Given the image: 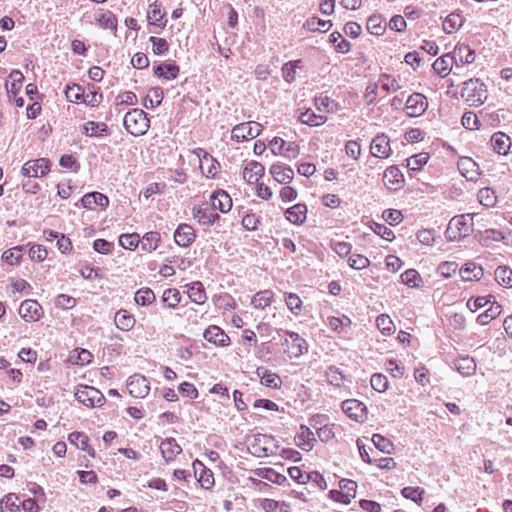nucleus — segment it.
<instances>
[{
	"mask_svg": "<svg viewBox=\"0 0 512 512\" xmlns=\"http://www.w3.org/2000/svg\"><path fill=\"white\" fill-rule=\"evenodd\" d=\"M123 125L129 134L137 137L147 133L150 128V120L145 111L134 108L125 114Z\"/></svg>",
	"mask_w": 512,
	"mask_h": 512,
	"instance_id": "obj_1",
	"label": "nucleus"
},
{
	"mask_svg": "<svg viewBox=\"0 0 512 512\" xmlns=\"http://www.w3.org/2000/svg\"><path fill=\"white\" fill-rule=\"evenodd\" d=\"M473 216L462 214L454 216L447 226L445 236L449 241H459L472 232Z\"/></svg>",
	"mask_w": 512,
	"mask_h": 512,
	"instance_id": "obj_2",
	"label": "nucleus"
},
{
	"mask_svg": "<svg viewBox=\"0 0 512 512\" xmlns=\"http://www.w3.org/2000/svg\"><path fill=\"white\" fill-rule=\"evenodd\" d=\"M461 97L471 106H479L487 99V90L479 79H469L463 83Z\"/></svg>",
	"mask_w": 512,
	"mask_h": 512,
	"instance_id": "obj_3",
	"label": "nucleus"
},
{
	"mask_svg": "<svg viewBox=\"0 0 512 512\" xmlns=\"http://www.w3.org/2000/svg\"><path fill=\"white\" fill-rule=\"evenodd\" d=\"M75 398L88 408L101 407L106 401L100 390L88 385L77 386Z\"/></svg>",
	"mask_w": 512,
	"mask_h": 512,
	"instance_id": "obj_4",
	"label": "nucleus"
},
{
	"mask_svg": "<svg viewBox=\"0 0 512 512\" xmlns=\"http://www.w3.org/2000/svg\"><path fill=\"white\" fill-rule=\"evenodd\" d=\"M274 438L266 434H255L249 440V452L258 458L268 457L273 453Z\"/></svg>",
	"mask_w": 512,
	"mask_h": 512,
	"instance_id": "obj_5",
	"label": "nucleus"
},
{
	"mask_svg": "<svg viewBox=\"0 0 512 512\" xmlns=\"http://www.w3.org/2000/svg\"><path fill=\"white\" fill-rule=\"evenodd\" d=\"M284 334L287 338H285L283 344H286L288 347V356L290 359L299 358L308 351L307 341L298 333L285 331Z\"/></svg>",
	"mask_w": 512,
	"mask_h": 512,
	"instance_id": "obj_6",
	"label": "nucleus"
},
{
	"mask_svg": "<svg viewBox=\"0 0 512 512\" xmlns=\"http://www.w3.org/2000/svg\"><path fill=\"white\" fill-rule=\"evenodd\" d=\"M260 127L261 125L254 121L238 124L232 129L231 139L238 143L254 139L260 134Z\"/></svg>",
	"mask_w": 512,
	"mask_h": 512,
	"instance_id": "obj_7",
	"label": "nucleus"
},
{
	"mask_svg": "<svg viewBox=\"0 0 512 512\" xmlns=\"http://www.w3.org/2000/svg\"><path fill=\"white\" fill-rule=\"evenodd\" d=\"M50 171V161L47 158H38L25 162L21 174L28 178L44 177Z\"/></svg>",
	"mask_w": 512,
	"mask_h": 512,
	"instance_id": "obj_8",
	"label": "nucleus"
},
{
	"mask_svg": "<svg viewBox=\"0 0 512 512\" xmlns=\"http://www.w3.org/2000/svg\"><path fill=\"white\" fill-rule=\"evenodd\" d=\"M340 490H331L330 497L331 499L343 503L350 504L351 500L356 495L357 484L353 480L342 479L339 482Z\"/></svg>",
	"mask_w": 512,
	"mask_h": 512,
	"instance_id": "obj_9",
	"label": "nucleus"
},
{
	"mask_svg": "<svg viewBox=\"0 0 512 512\" xmlns=\"http://www.w3.org/2000/svg\"><path fill=\"white\" fill-rule=\"evenodd\" d=\"M342 411L352 420L363 423L367 419L366 405L357 399H347L341 404Z\"/></svg>",
	"mask_w": 512,
	"mask_h": 512,
	"instance_id": "obj_10",
	"label": "nucleus"
},
{
	"mask_svg": "<svg viewBox=\"0 0 512 512\" xmlns=\"http://www.w3.org/2000/svg\"><path fill=\"white\" fill-rule=\"evenodd\" d=\"M192 216L198 222V224L206 227L212 226L220 216L214 211V208L208 203H202L201 205H195L192 208Z\"/></svg>",
	"mask_w": 512,
	"mask_h": 512,
	"instance_id": "obj_11",
	"label": "nucleus"
},
{
	"mask_svg": "<svg viewBox=\"0 0 512 512\" xmlns=\"http://www.w3.org/2000/svg\"><path fill=\"white\" fill-rule=\"evenodd\" d=\"M129 394L135 398H144L150 391L149 382L145 376L134 374L127 380Z\"/></svg>",
	"mask_w": 512,
	"mask_h": 512,
	"instance_id": "obj_12",
	"label": "nucleus"
},
{
	"mask_svg": "<svg viewBox=\"0 0 512 512\" xmlns=\"http://www.w3.org/2000/svg\"><path fill=\"white\" fill-rule=\"evenodd\" d=\"M427 107V98L421 93H413L406 101L405 112L409 117H419L424 114Z\"/></svg>",
	"mask_w": 512,
	"mask_h": 512,
	"instance_id": "obj_13",
	"label": "nucleus"
},
{
	"mask_svg": "<svg viewBox=\"0 0 512 512\" xmlns=\"http://www.w3.org/2000/svg\"><path fill=\"white\" fill-rule=\"evenodd\" d=\"M19 315L26 322H36L42 317L43 310L36 300L26 299L19 307Z\"/></svg>",
	"mask_w": 512,
	"mask_h": 512,
	"instance_id": "obj_14",
	"label": "nucleus"
},
{
	"mask_svg": "<svg viewBox=\"0 0 512 512\" xmlns=\"http://www.w3.org/2000/svg\"><path fill=\"white\" fill-rule=\"evenodd\" d=\"M383 182L387 189L398 191L404 186V175L397 166L392 165L384 171Z\"/></svg>",
	"mask_w": 512,
	"mask_h": 512,
	"instance_id": "obj_15",
	"label": "nucleus"
},
{
	"mask_svg": "<svg viewBox=\"0 0 512 512\" xmlns=\"http://www.w3.org/2000/svg\"><path fill=\"white\" fill-rule=\"evenodd\" d=\"M370 151L376 158L386 159L391 153L390 140L385 134L376 135L371 142Z\"/></svg>",
	"mask_w": 512,
	"mask_h": 512,
	"instance_id": "obj_16",
	"label": "nucleus"
},
{
	"mask_svg": "<svg viewBox=\"0 0 512 512\" xmlns=\"http://www.w3.org/2000/svg\"><path fill=\"white\" fill-rule=\"evenodd\" d=\"M196 238L195 230L190 224H180L174 232V241L180 247H189Z\"/></svg>",
	"mask_w": 512,
	"mask_h": 512,
	"instance_id": "obj_17",
	"label": "nucleus"
},
{
	"mask_svg": "<svg viewBox=\"0 0 512 512\" xmlns=\"http://www.w3.org/2000/svg\"><path fill=\"white\" fill-rule=\"evenodd\" d=\"M200 159V169L207 178H215L219 168V162L206 151L199 149L197 153Z\"/></svg>",
	"mask_w": 512,
	"mask_h": 512,
	"instance_id": "obj_18",
	"label": "nucleus"
},
{
	"mask_svg": "<svg viewBox=\"0 0 512 512\" xmlns=\"http://www.w3.org/2000/svg\"><path fill=\"white\" fill-rule=\"evenodd\" d=\"M328 326L332 331L339 334L342 337L350 338L351 337V327L352 321L346 316L342 315L340 317H329L328 318Z\"/></svg>",
	"mask_w": 512,
	"mask_h": 512,
	"instance_id": "obj_19",
	"label": "nucleus"
},
{
	"mask_svg": "<svg viewBox=\"0 0 512 512\" xmlns=\"http://www.w3.org/2000/svg\"><path fill=\"white\" fill-rule=\"evenodd\" d=\"M203 337L206 341L220 347L228 346L230 343L229 336L224 332V330L216 325L208 326L203 333Z\"/></svg>",
	"mask_w": 512,
	"mask_h": 512,
	"instance_id": "obj_20",
	"label": "nucleus"
},
{
	"mask_svg": "<svg viewBox=\"0 0 512 512\" xmlns=\"http://www.w3.org/2000/svg\"><path fill=\"white\" fill-rule=\"evenodd\" d=\"M451 54L452 61L457 67L464 64H471L475 60V52L467 44L456 45Z\"/></svg>",
	"mask_w": 512,
	"mask_h": 512,
	"instance_id": "obj_21",
	"label": "nucleus"
},
{
	"mask_svg": "<svg viewBox=\"0 0 512 512\" xmlns=\"http://www.w3.org/2000/svg\"><path fill=\"white\" fill-rule=\"evenodd\" d=\"M194 475L201 487L204 489H210L214 485L213 473L210 469L204 466V464L196 459L193 464Z\"/></svg>",
	"mask_w": 512,
	"mask_h": 512,
	"instance_id": "obj_22",
	"label": "nucleus"
},
{
	"mask_svg": "<svg viewBox=\"0 0 512 512\" xmlns=\"http://www.w3.org/2000/svg\"><path fill=\"white\" fill-rule=\"evenodd\" d=\"M81 204L89 210H93L96 207L105 210L109 206V198L100 192H90L81 198Z\"/></svg>",
	"mask_w": 512,
	"mask_h": 512,
	"instance_id": "obj_23",
	"label": "nucleus"
},
{
	"mask_svg": "<svg viewBox=\"0 0 512 512\" xmlns=\"http://www.w3.org/2000/svg\"><path fill=\"white\" fill-rule=\"evenodd\" d=\"M210 201L211 204L209 205L211 208H214V211L219 210L222 213H227L232 208V199L230 195L222 189L214 191L210 196Z\"/></svg>",
	"mask_w": 512,
	"mask_h": 512,
	"instance_id": "obj_24",
	"label": "nucleus"
},
{
	"mask_svg": "<svg viewBox=\"0 0 512 512\" xmlns=\"http://www.w3.org/2000/svg\"><path fill=\"white\" fill-rule=\"evenodd\" d=\"M270 174L274 180L281 184H288L293 180V169L283 163H275L269 169Z\"/></svg>",
	"mask_w": 512,
	"mask_h": 512,
	"instance_id": "obj_25",
	"label": "nucleus"
},
{
	"mask_svg": "<svg viewBox=\"0 0 512 512\" xmlns=\"http://www.w3.org/2000/svg\"><path fill=\"white\" fill-rule=\"evenodd\" d=\"M160 451L165 461L171 462L177 455L182 453V447L177 443L175 438L169 437L161 442Z\"/></svg>",
	"mask_w": 512,
	"mask_h": 512,
	"instance_id": "obj_26",
	"label": "nucleus"
},
{
	"mask_svg": "<svg viewBox=\"0 0 512 512\" xmlns=\"http://www.w3.org/2000/svg\"><path fill=\"white\" fill-rule=\"evenodd\" d=\"M286 219L294 225H302L306 221L307 206L302 203H297L285 211Z\"/></svg>",
	"mask_w": 512,
	"mask_h": 512,
	"instance_id": "obj_27",
	"label": "nucleus"
},
{
	"mask_svg": "<svg viewBox=\"0 0 512 512\" xmlns=\"http://www.w3.org/2000/svg\"><path fill=\"white\" fill-rule=\"evenodd\" d=\"M314 442L313 432L306 425H301L299 432L295 436L296 445L304 451H310L314 447Z\"/></svg>",
	"mask_w": 512,
	"mask_h": 512,
	"instance_id": "obj_28",
	"label": "nucleus"
},
{
	"mask_svg": "<svg viewBox=\"0 0 512 512\" xmlns=\"http://www.w3.org/2000/svg\"><path fill=\"white\" fill-rule=\"evenodd\" d=\"M265 168L264 166L257 161H250L246 164L243 177L249 183H257L259 179L264 175Z\"/></svg>",
	"mask_w": 512,
	"mask_h": 512,
	"instance_id": "obj_29",
	"label": "nucleus"
},
{
	"mask_svg": "<svg viewBox=\"0 0 512 512\" xmlns=\"http://www.w3.org/2000/svg\"><path fill=\"white\" fill-rule=\"evenodd\" d=\"M23 80H24V75L22 74V72L20 70H12V72L9 74L8 80L6 81V84H5L9 99H11L12 96L18 95V93L21 90Z\"/></svg>",
	"mask_w": 512,
	"mask_h": 512,
	"instance_id": "obj_30",
	"label": "nucleus"
},
{
	"mask_svg": "<svg viewBox=\"0 0 512 512\" xmlns=\"http://www.w3.org/2000/svg\"><path fill=\"white\" fill-rule=\"evenodd\" d=\"M189 299L198 305H202L207 300V295L203 284L200 281H194L186 285Z\"/></svg>",
	"mask_w": 512,
	"mask_h": 512,
	"instance_id": "obj_31",
	"label": "nucleus"
},
{
	"mask_svg": "<svg viewBox=\"0 0 512 512\" xmlns=\"http://www.w3.org/2000/svg\"><path fill=\"white\" fill-rule=\"evenodd\" d=\"M493 150L500 155L508 154L511 147V139L503 132H496L491 137Z\"/></svg>",
	"mask_w": 512,
	"mask_h": 512,
	"instance_id": "obj_32",
	"label": "nucleus"
},
{
	"mask_svg": "<svg viewBox=\"0 0 512 512\" xmlns=\"http://www.w3.org/2000/svg\"><path fill=\"white\" fill-rule=\"evenodd\" d=\"M256 374L261 379V384L265 387L269 388H280L282 385V380L280 376L264 367H258L256 370Z\"/></svg>",
	"mask_w": 512,
	"mask_h": 512,
	"instance_id": "obj_33",
	"label": "nucleus"
},
{
	"mask_svg": "<svg viewBox=\"0 0 512 512\" xmlns=\"http://www.w3.org/2000/svg\"><path fill=\"white\" fill-rule=\"evenodd\" d=\"M454 368L464 377L472 376L476 372V363L472 357H459L453 362Z\"/></svg>",
	"mask_w": 512,
	"mask_h": 512,
	"instance_id": "obj_34",
	"label": "nucleus"
},
{
	"mask_svg": "<svg viewBox=\"0 0 512 512\" xmlns=\"http://www.w3.org/2000/svg\"><path fill=\"white\" fill-rule=\"evenodd\" d=\"M484 275L483 269L481 266H477L473 262L466 263L460 269V276L463 281H478Z\"/></svg>",
	"mask_w": 512,
	"mask_h": 512,
	"instance_id": "obj_35",
	"label": "nucleus"
},
{
	"mask_svg": "<svg viewBox=\"0 0 512 512\" xmlns=\"http://www.w3.org/2000/svg\"><path fill=\"white\" fill-rule=\"evenodd\" d=\"M180 68L176 64L172 63H162L156 67H154V74L165 80H173L176 79L179 75Z\"/></svg>",
	"mask_w": 512,
	"mask_h": 512,
	"instance_id": "obj_36",
	"label": "nucleus"
},
{
	"mask_svg": "<svg viewBox=\"0 0 512 512\" xmlns=\"http://www.w3.org/2000/svg\"><path fill=\"white\" fill-rule=\"evenodd\" d=\"M115 325L122 331H130L135 325L134 316L127 310H119L114 317Z\"/></svg>",
	"mask_w": 512,
	"mask_h": 512,
	"instance_id": "obj_37",
	"label": "nucleus"
},
{
	"mask_svg": "<svg viewBox=\"0 0 512 512\" xmlns=\"http://www.w3.org/2000/svg\"><path fill=\"white\" fill-rule=\"evenodd\" d=\"M454 62L452 61V54L448 53L439 58H437L432 67L433 70L441 77L445 78L451 71V65Z\"/></svg>",
	"mask_w": 512,
	"mask_h": 512,
	"instance_id": "obj_38",
	"label": "nucleus"
},
{
	"mask_svg": "<svg viewBox=\"0 0 512 512\" xmlns=\"http://www.w3.org/2000/svg\"><path fill=\"white\" fill-rule=\"evenodd\" d=\"M95 21L101 28L110 29L114 34L116 33L118 21L116 15L112 11L107 10L104 13L96 15Z\"/></svg>",
	"mask_w": 512,
	"mask_h": 512,
	"instance_id": "obj_39",
	"label": "nucleus"
},
{
	"mask_svg": "<svg viewBox=\"0 0 512 512\" xmlns=\"http://www.w3.org/2000/svg\"><path fill=\"white\" fill-rule=\"evenodd\" d=\"M298 120L302 124H306L311 127H317L324 124L327 121V117L314 113L311 109H307L300 113Z\"/></svg>",
	"mask_w": 512,
	"mask_h": 512,
	"instance_id": "obj_40",
	"label": "nucleus"
},
{
	"mask_svg": "<svg viewBox=\"0 0 512 512\" xmlns=\"http://www.w3.org/2000/svg\"><path fill=\"white\" fill-rule=\"evenodd\" d=\"M501 311H502L501 305L498 302L493 301L491 303V306L486 311H484L483 313L478 315L476 321L480 325H487L493 319L498 317L501 314Z\"/></svg>",
	"mask_w": 512,
	"mask_h": 512,
	"instance_id": "obj_41",
	"label": "nucleus"
},
{
	"mask_svg": "<svg viewBox=\"0 0 512 512\" xmlns=\"http://www.w3.org/2000/svg\"><path fill=\"white\" fill-rule=\"evenodd\" d=\"M164 13L161 9V4L154 2L149 5L148 11H147V18L149 22L153 25L164 27L166 26L167 20L162 22L164 18Z\"/></svg>",
	"mask_w": 512,
	"mask_h": 512,
	"instance_id": "obj_42",
	"label": "nucleus"
},
{
	"mask_svg": "<svg viewBox=\"0 0 512 512\" xmlns=\"http://www.w3.org/2000/svg\"><path fill=\"white\" fill-rule=\"evenodd\" d=\"M273 298L274 293L271 290L259 291L253 296L251 304L256 309H264L272 303Z\"/></svg>",
	"mask_w": 512,
	"mask_h": 512,
	"instance_id": "obj_43",
	"label": "nucleus"
},
{
	"mask_svg": "<svg viewBox=\"0 0 512 512\" xmlns=\"http://www.w3.org/2000/svg\"><path fill=\"white\" fill-rule=\"evenodd\" d=\"M20 505L18 496L14 493H9L0 501V512H18Z\"/></svg>",
	"mask_w": 512,
	"mask_h": 512,
	"instance_id": "obj_44",
	"label": "nucleus"
},
{
	"mask_svg": "<svg viewBox=\"0 0 512 512\" xmlns=\"http://www.w3.org/2000/svg\"><path fill=\"white\" fill-rule=\"evenodd\" d=\"M325 377L327 382L334 387H341L345 381V375L343 372L336 366L331 365L325 371Z\"/></svg>",
	"mask_w": 512,
	"mask_h": 512,
	"instance_id": "obj_45",
	"label": "nucleus"
},
{
	"mask_svg": "<svg viewBox=\"0 0 512 512\" xmlns=\"http://www.w3.org/2000/svg\"><path fill=\"white\" fill-rule=\"evenodd\" d=\"M401 281L410 288H418L422 285L423 280L415 269H408L401 274Z\"/></svg>",
	"mask_w": 512,
	"mask_h": 512,
	"instance_id": "obj_46",
	"label": "nucleus"
},
{
	"mask_svg": "<svg viewBox=\"0 0 512 512\" xmlns=\"http://www.w3.org/2000/svg\"><path fill=\"white\" fill-rule=\"evenodd\" d=\"M261 508L265 512H289L290 506L286 502L265 498L261 501Z\"/></svg>",
	"mask_w": 512,
	"mask_h": 512,
	"instance_id": "obj_47",
	"label": "nucleus"
},
{
	"mask_svg": "<svg viewBox=\"0 0 512 512\" xmlns=\"http://www.w3.org/2000/svg\"><path fill=\"white\" fill-rule=\"evenodd\" d=\"M134 300L137 305L149 306L155 302L156 296L152 289L148 287L140 288L136 293Z\"/></svg>",
	"mask_w": 512,
	"mask_h": 512,
	"instance_id": "obj_48",
	"label": "nucleus"
},
{
	"mask_svg": "<svg viewBox=\"0 0 512 512\" xmlns=\"http://www.w3.org/2000/svg\"><path fill=\"white\" fill-rule=\"evenodd\" d=\"M163 100V90L159 87H153L149 90V94L143 99L145 108L158 107Z\"/></svg>",
	"mask_w": 512,
	"mask_h": 512,
	"instance_id": "obj_49",
	"label": "nucleus"
},
{
	"mask_svg": "<svg viewBox=\"0 0 512 512\" xmlns=\"http://www.w3.org/2000/svg\"><path fill=\"white\" fill-rule=\"evenodd\" d=\"M160 239H161V237H160L159 232H157V231L147 232L143 236L142 240L140 241L142 250L148 251V252H152V251L156 250V248L158 247V244L160 242Z\"/></svg>",
	"mask_w": 512,
	"mask_h": 512,
	"instance_id": "obj_50",
	"label": "nucleus"
},
{
	"mask_svg": "<svg viewBox=\"0 0 512 512\" xmlns=\"http://www.w3.org/2000/svg\"><path fill=\"white\" fill-rule=\"evenodd\" d=\"M23 246H15L3 252L2 260L9 265H18L23 257Z\"/></svg>",
	"mask_w": 512,
	"mask_h": 512,
	"instance_id": "obj_51",
	"label": "nucleus"
},
{
	"mask_svg": "<svg viewBox=\"0 0 512 512\" xmlns=\"http://www.w3.org/2000/svg\"><path fill=\"white\" fill-rule=\"evenodd\" d=\"M494 275L498 284L506 288L512 287V270L510 268L499 266L496 268Z\"/></svg>",
	"mask_w": 512,
	"mask_h": 512,
	"instance_id": "obj_52",
	"label": "nucleus"
},
{
	"mask_svg": "<svg viewBox=\"0 0 512 512\" xmlns=\"http://www.w3.org/2000/svg\"><path fill=\"white\" fill-rule=\"evenodd\" d=\"M376 325L379 331L385 336L392 335L396 330L392 319L387 314L379 315L376 318Z\"/></svg>",
	"mask_w": 512,
	"mask_h": 512,
	"instance_id": "obj_53",
	"label": "nucleus"
},
{
	"mask_svg": "<svg viewBox=\"0 0 512 512\" xmlns=\"http://www.w3.org/2000/svg\"><path fill=\"white\" fill-rule=\"evenodd\" d=\"M332 23L330 20H322L317 17H310L306 20L304 27L309 31L326 32L330 29Z\"/></svg>",
	"mask_w": 512,
	"mask_h": 512,
	"instance_id": "obj_54",
	"label": "nucleus"
},
{
	"mask_svg": "<svg viewBox=\"0 0 512 512\" xmlns=\"http://www.w3.org/2000/svg\"><path fill=\"white\" fill-rule=\"evenodd\" d=\"M181 301V294L176 288H168L163 292L162 302L168 308H176Z\"/></svg>",
	"mask_w": 512,
	"mask_h": 512,
	"instance_id": "obj_55",
	"label": "nucleus"
},
{
	"mask_svg": "<svg viewBox=\"0 0 512 512\" xmlns=\"http://www.w3.org/2000/svg\"><path fill=\"white\" fill-rule=\"evenodd\" d=\"M462 24H463L462 17L459 14L451 13L445 18V20L443 22V30L447 34H452L453 32L460 29Z\"/></svg>",
	"mask_w": 512,
	"mask_h": 512,
	"instance_id": "obj_56",
	"label": "nucleus"
},
{
	"mask_svg": "<svg viewBox=\"0 0 512 512\" xmlns=\"http://www.w3.org/2000/svg\"><path fill=\"white\" fill-rule=\"evenodd\" d=\"M367 30L373 35H382L385 31V24L381 15H371L367 20Z\"/></svg>",
	"mask_w": 512,
	"mask_h": 512,
	"instance_id": "obj_57",
	"label": "nucleus"
},
{
	"mask_svg": "<svg viewBox=\"0 0 512 512\" xmlns=\"http://www.w3.org/2000/svg\"><path fill=\"white\" fill-rule=\"evenodd\" d=\"M429 160V154L421 152L409 157L406 161V167L412 171L420 170Z\"/></svg>",
	"mask_w": 512,
	"mask_h": 512,
	"instance_id": "obj_58",
	"label": "nucleus"
},
{
	"mask_svg": "<svg viewBox=\"0 0 512 512\" xmlns=\"http://www.w3.org/2000/svg\"><path fill=\"white\" fill-rule=\"evenodd\" d=\"M477 164L471 158H465L459 163L461 174L469 180H473L477 174Z\"/></svg>",
	"mask_w": 512,
	"mask_h": 512,
	"instance_id": "obj_59",
	"label": "nucleus"
},
{
	"mask_svg": "<svg viewBox=\"0 0 512 512\" xmlns=\"http://www.w3.org/2000/svg\"><path fill=\"white\" fill-rule=\"evenodd\" d=\"M330 42L334 44V47L339 53H348L351 44L346 39L343 38L342 34L339 32H333L330 34Z\"/></svg>",
	"mask_w": 512,
	"mask_h": 512,
	"instance_id": "obj_60",
	"label": "nucleus"
},
{
	"mask_svg": "<svg viewBox=\"0 0 512 512\" xmlns=\"http://www.w3.org/2000/svg\"><path fill=\"white\" fill-rule=\"evenodd\" d=\"M477 197L480 204L485 207H493L497 200L495 192L489 187L480 189Z\"/></svg>",
	"mask_w": 512,
	"mask_h": 512,
	"instance_id": "obj_61",
	"label": "nucleus"
},
{
	"mask_svg": "<svg viewBox=\"0 0 512 512\" xmlns=\"http://www.w3.org/2000/svg\"><path fill=\"white\" fill-rule=\"evenodd\" d=\"M425 491L420 487L407 486L401 490L404 498L410 499L417 504H421Z\"/></svg>",
	"mask_w": 512,
	"mask_h": 512,
	"instance_id": "obj_62",
	"label": "nucleus"
},
{
	"mask_svg": "<svg viewBox=\"0 0 512 512\" xmlns=\"http://www.w3.org/2000/svg\"><path fill=\"white\" fill-rule=\"evenodd\" d=\"M377 83L386 93L395 92L399 88L396 79L388 74H381Z\"/></svg>",
	"mask_w": 512,
	"mask_h": 512,
	"instance_id": "obj_63",
	"label": "nucleus"
},
{
	"mask_svg": "<svg viewBox=\"0 0 512 512\" xmlns=\"http://www.w3.org/2000/svg\"><path fill=\"white\" fill-rule=\"evenodd\" d=\"M140 243V237L137 233L122 234L119 237V244L124 249L134 250Z\"/></svg>",
	"mask_w": 512,
	"mask_h": 512,
	"instance_id": "obj_64",
	"label": "nucleus"
}]
</instances>
